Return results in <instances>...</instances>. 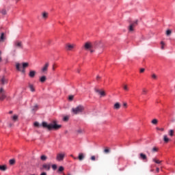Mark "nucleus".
Wrapping results in <instances>:
<instances>
[{"instance_id":"1","label":"nucleus","mask_w":175,"mask_h":175,"mask_svg":"<svg viewBox=\"0 0 175 175\" xmlns=\"http://www.w3.org/2000/svg\"><path fill=\"white\" fill-rule=\"evenodd\" d=\"M42 126L45 129H48V131H58V129H61L62 125L57 124V121L53 120L52 123L47 124L46 122H42Z\"/></svg>"},{"instance_id":"2","label":"nucleus","mask_w":175,"mask_h":175,"mask_svg":"<svg viewBox=\"0 0 175 175\" xmlns=\"http://www.w3.org/2000/svg\"><path fill=\"white\" fill-rule=\"evenodd\" d=\"M84 106L78 105L77 107L72 109V113L75 115L80 114V113H83V111H84Z\"/></svg>"},{"instance_id":"3","label":"nucleus","mask_w":175,"mask_h":175,"mask_svg":"<svg viewBox=\"0 0 175 175\" xmlns=\"http://www.w3.org/2000/svg\"><path fill=\"white\" fill-rule=\"evenodd\" d=\"M138 23H139V21L136 20L135 21L130 23V25L129 26V32H133V31H135L134 28L137 25Z\"/></svg>"},{"instance_id":"4","label":"nucleus","mask_w":175,"mask_h":175,"mask_svg":"<svg viewBox=\"0 0 175 175\" xmlns=\"http://www.w3.org/2000/svg\"><path fill=\"white\" fill-rule=\"evenodd\" d=\"M14 46L15 49H24V45L23 42L20 40H16L14 42Z\"/></svg>"},{"instance_id":"5","label":"nucleus","mask_w":175,"mask_h":175,"mask_svg":"<svg viewBox=\"0 0 175 175\" xmlns=\"http://www.w3.org/2000/svg\"><path fill=\"white\" fill-rule=\"evenodd\" d=\"M6 99V92L3 88L0 89V100H3Z\"/></svg>"},{"instance_id":"6","label":"nucleus","mask_w":175,"mask_h":175,"mask_svg":"<svg viewBox=\"0 0 175 175\" xmlns=\"http://www.w3.org/2000/svg\"><path fill=\"white\" fill-rule=\"evenodd\" d=\"M75 47H76V44H66L65 49L67 51H72Z\"/></svg>"},{"instance_id":"7","label":"nucleus","mask_w":175,"mask_h":175,"mask_svg":"<svg viewBox=\"0 0 175 175\" xmlns=\"http://www.w3.org/2000/svg\"><path fill=\"white\" fill-rule=\"evenodd\" d=\"M16 68L19 72H21L23 75H25V68H22L21 70V64L19 63L16 64Z\"/></svg>"},{"instance_id":"8","label":"nucleus","mask_w":175,"mask_h":175,"mask_svg":"<svg viewBox=\"0 0 175 175\" xmlns=\"http://www.w3.org/2000/svg\"><path fill=\"white\" fill-rule=\"evenodd\" d=\"M64 158H65V154L59 153L57 154L56 159L58 161H64Z\"/></svg>"},{"instance_id":"9","label":"nucleus","mask_w":175,"mask_h":175,"mask_svg":"<svg viewBox=\"0 0 175 175\" xmlns=\"http://www.w3.org/2000/svg\"><path fill=\"white\" fill-rule=\"evenodd\" d=\"M85 50H90V49H94V45L90 42H86L84 45Z\"/></svg>"},{"instance_id":"10","label":"nucleus","mask_w":175,"mask_h":175,"mask_svg":"<svg viewBox=\"0 0 175 175\" xmlns=\"http://www.w3.org/2000/svg\"><path fill=\"white\" fill-rule=\"evenodd\" d=\"M42 169H44V170H50L51 169V165L50 163H44L42 165Z\"/></svg>"},{"instance_id":"11","label":"nucleus","mask_w":175,"mask_h":175,"mask_svg":"<svg viewBox=\"0 0 175 175\" xmlns=\"http://www.w3.org/2000/svg\"><path fill=\"white\" fill-rule=\"evenodd\" d=\"M49 62L46 63L44 64V66H43V68H42V72L43 73H44V72H47L48 69H49Z\"/></svg>"},{"instance_id":"12","label":"nucleus","mask_w":175,"mask_h":175,"mask_svg":"<svg viewBox=\"0 0 175 175\" xmlns=\"http://www.w3.org/2000/svg\"><path fill=\"white\" fill-rule=\"evenodd\" d=\"M139 158L140 159H142V161H146V162H147V155H146L145 154L140 153Z\"/></svg>"},{"instance_id":"13","label":"nucleus","mask_w":175,"mask_h":175,"mask_svg":"<svg viewBox=\"0 0 175 175\" xmlns=\"http://www.w3.org/2000/svg\"><path fill=\"white\" fill-rule=\"evenodd\" d=\"M42 17L43 18V20H47L48 17H49V13L44 12L42 13Z\"/></svg>"},{"instance_id":"14","label":"nucleus","mask_w":175,"mask_h":175,"mask_svg":"<svg viewBox=\"0 0 175 175\" xmlns=\"http://www.w3.org/2000/svg\"><path fill=\"white\" fill-rule=\"evenodd\" d=\"M36 75V71L35 70H30L29 73V77L33 79V77H35V75Z\"/></svg>"},{"instance_id":"15","label":"nucleus","mask_w":175,"mask_h":175,"mask_svg":"<svg viewBox=\"0 0 175 175\" xmlns=\"http://www.w3.org/2000/svg\"><path fill=\"white\" fill-rule=\"evenodd\" d=\"M121 108V105L120 104V103H116L114 104L113 105V109L115 110H118Z\"/></svg>"},{"instance_id":"16","label":"nucleus","mask_w":175,"mask_h":175,"mask_svg":"<svg viewBox=\"0 0 175 175\" xmlns=\"http://www.w3.org/2000/svg\"><path fill=\"white\" fill-rule=\"evenodd\" d=\"M6 40V37L5 36V33H1L0 36V42H5Z\"/></svg>"},{"instance_id":"17","label":"nucleus","mask_w":175,"mask_h":175,"mask_svg":"<svg viewBox=\"0 0 175 175\" xmlns=\"http://www.w3.org/2000/svg\"><path fill=\"white\" fill-rule=\"evenodd\" d=\"M163 142L165 143H169V142H170V139H169V137H167V135H163Z\"/></svg>"},{"instance_id":"18","label":"nucleus","mask_w":175,"mask_h":175,"mask_svg":"<svg viewBox=\"0 0 175 175\" xmlns=\"http://www.w3.org/2000/svg\"><path fill=\"white\" fill-rule=\"evenodd\" d=\"M1 84H7L8 83V79H6V78H5V77H3L2 79H1Z\"/></svg>"},{"instance_id":"19","label":"nucleus","mask_w":175,"mask_h":175,"mask_svg":"<svg viewBox=\"0 0 175 175\" xmlns=\"http://www.w3.org/2000/svg\"><path fill=\"white\" fill-rule=\"evenodd\" d=\"M78 159L79 161H83V159H84V154L79 153L78 156Z\"/></svg>"},{"instance_id":"20","label":"nucleus","mask_w":175,"mask_h":175,"mask_svg":"<svg viewBox=\"0 0 175 175\" xmlns=\"http://www.w3.org/2000/svg\"><path fill=\"white\" fill-rule=\"evenodd\" d=\"M46 80H47V78L46 77V76H42L40 78V81L41 83H44V81H46Z\"/></svg>"},{"instance_id":"21","label":"nucleus","mask_w":175,"mask_h":175,"mask_svg":"<svg viewBox=\"0 0 175 175\" xmlns=\"http://www.w3.org/2000/svg\"><path fill=\"white\" fill-rule=\"evenodd\" d=\"M28 66H29V64H28V63H23L22 64L23 69H25V68H28Z\"/></svg>"},{"instance_id":"22","label":"nucleus","mask_w":175,"mask_h":175,"mask_svg":"<svg viewBox=\"0 0 175 175\" xmlns=\"http://www.w3.org/2000/svg\"><path fill=\"white\" fill-rule=\"evenodd\" d=\"M29 88H30V91L31 92H35V88L33 87V85L32 84L29 85Z\"/></svg>"},{"instance_id":"23","label":"nucleus","mask_w":175,"mask_h":175,"mask_svg":"<svg viewBox=\"0 0 175 175\" xmlns=\"http://www.w3.org/2000/svg\"><path fill=\"white\" fill-rule=\"evenodd\" d=\"M6 169H8L6 165H0V170H1V172H5Z\"/></svg>"},{"instance_id":"24","label":"nucleus","mask_w":175,"mask_h":175,"mask_svg":"<svg viewBox=\"0 0 175 175\" xmlns=\"http://www.w3.org/2000/svg\"><path fill=\"white\" fill-rule=\"evenodd\" d=\"M38 109H39V107L38 106V105H35L33 107H32V111H36L38 110Z\"/></svg>"},{"instance_id":"25","label":"nucleus","mask_w":175,"mask_h":175,"mask_svg":"<svg viewBox=\"0 0 175 175\" xmlns=\"http://www.w3.org/2000/svg\"><path fill=\"white\" fill-rule=\"evenodd\" d=\"M18 120V116H17V115H14V116H12V120H13V121L16 122V121H17Z\"/></svg>"},{"instance_id":"26","label":"nucleus","mask_w":175,"mask_h":175,"mask_svg":"<svg viewBox=\"0 0 175 175\" xmlns=\"http://www.w3.org/2000/svg\"><path fill=\"white\" fill-rule=\"evenodd\" d=\"M40 159H41V161H46V160L47 159V156H46V155H42V156L40 157Z\"/></svg>"},{"instance_id":"27","label":"nucleus","mask_w":175,"mask_h":175,"mask_svg":"<svg viewBox=\"0 0 175 175\" xmlns=\"http://www.w3.org/2000/svg\"><path fill=\"white\" fill-rule=\"evenodd\" d=\"M152 161H153V162H154L155 163H157L159 165V163H161L162 162L161 161H159L157 159H153Z\"/></svg>"},{"instance_id":"28","label":"nucleus","mask_w":175,"mask_h":175,"mask_svg":"<svg viewBox=\"0 0 175 175\" xmlns=\"http://www.w3.org/2000/svg\"><path fill=\"white\" fill-rule=\"evenodd\" d=\"M151 122L153 124V125H157V124H158V120L153 119Z\"/></svg>"},{"instance_id":"29","label":"nucleus","mask_w":175,"mask_h":175,"mask_svg":"<svg viewBox=\"0 0 175 175\" xmlns=\"http://www.w3.org/2000/svg\"><path fill=\"white\" fill-rule=\"evenodd\" d=\"M0 12L1 13V14H3V16L6 15L7 12H6V10L5 9H2Z\"/></svg>"},{"instance_id":"30","label":"nucleus","mask_w":175,"mask_h":175,"mask_svg":"<svg viewBox=\"0 0 175 175\" xmlns=\"http://www.w3.org/2000/svg\"><path fill=\"white\" fill-rule=\"evenodd\" d=\"M9 162H10V165H14V163H16V160L12 159H10Z\"/></svg>"},{"instance_id":"31","label":"nucleus","mask_w":175,"mask_h":175,"mask_svg":"<svg viewBox=\"0 0 175 175\" xmlns=\"http://www.w3.org/2000/svg\"><path fill=\"white\" fill-rule=\"evenodd\" d=\"M147 92H148V90H147V89H146V88L142 89L143 95H146V94H147Z\"/></svg>"},{"instance_id":"32","label":"nucleus","mask_w":175,"mask_h":175,"mask_svg":"<svg viewBox=\"0 0 175 175\" xmlns=\"http://www.w3.org/2000/svg\"><path fill=\"white\" fill-rule=\"evenodd\" d=\"M99 94L101 95V96H106V93L105 91L100 90Z\"/></svg>"},{"instance_id":"33","label":"nucleus","mask_w":175,"mask_h":175,"mask_svg":"<svg viewBox=\"0 0 175 175\" xmlns=\"http://www.w3.org/2000/svg\"><path fill=\"white\" fill-rule=\"evenodd\" d=\"M169 135H170V136H174V131L170 130Z\"/></svg>"},{"instance_id":"34","label":"nucleus","mask_w":175,"mask_h":175,"mask_svg":"<svg viewBox=\"0 0 175 175\" xmlns=\"http://www.w3.org/2000/svg\"><path fill=\"white\" fill-rule=\"evenodd\" d=\"M104 152L105 154H109V152H110V149H109V148H105Z\"/></svg>"},{"instance_id":"35","label":"nucleus","mask_w":175,"mask_h":175,"mask_svg":"<svg viewBox=\"0 0 175 175\" xmlns=\"http://www.w3.org/2000/svg\"><path fill=\"white\" fill-rule=\"evenodd\" d=\"M166 35L169 36V35H172V30L168 29L166 31Z\"/></svg>"},{"instance_id":"36","label":"nucleus","mask_w":175,"mask_h":175,"mask_svg":"<svg viewBox=\"0 0 175 175\" xmlns=\"http://www.w3.org/2000/svg\"><path fill=\"white\" fill-rule=\"evenodd\" d=\"M161 50H163L165 49V42H163V41H161Z\"/></svg>"},{"instance_id":"37","label":"nucleus","mask_w":175,"mask_h":175,"mask_svg":"<svg viewBox=\"0 0 175 175\" xmlns=\"http://www.w3.org/2000/svg\"><path fill=\"white\" fill-rule=\"evenodd\" d=\"M152 79H153L154 80H157V79H158V77L157 76V75L152 74Z\"/></svg>"},{"instance_id":"38","label":"nucleus","mask_w":175,"mask_h":175,"mask_svg":"<svg viewBox=\"0 0 175 175\" xmlns=\"http://www.w3.org/2000/svg\"><path fill=\"white\" fill-rule=\"evenodd\" d=\"M123 88H124V91L129 90V88H128V85H124Z\"/></svg>"},{"instance_id":"39","label":"nucleus","mask_w":175,"mask_h":175,"mask_svg":"<svg viewBox=\"0 0 175 175\" xmlns=\"http://www.w3.org/2000/svg\"><path fill=\"white\" fill-rule=\"evenodd\" d=\"M152 152H158V148L154 147V148L152 149Z\"/></svg>"},{"instance_id":"40","label":"nucleus","mask_w":175,"mask_h":175,"mask_svg":"<svg viewBox=\"0 0 175 175\" xmlns=\"http://www.w3.org/2000/svg\"><path fill=\"white\" fill-rule=\"evenodd\" d=\"M52 169L53 170H57V165H55V164L52 165Z\"/></svg>"},{"instance_id":"41","label":"nucleus","mask_w":175,"mask_h":175,"mask_svg":"<svg viewBox=\"0 0 175 175\" xmlns=\"http://www.w3.org/2000/svg\"><path fill=\"white\" fill-rule=\"evenodd\" d=\"M59 172H64V167L60 166L58 170Z\"/></svg>"},{"instance_id":"42","label":"nucleus","mask_w":175,"mask_h":175,"mask_svg":"<svg viewBox=\"0 0 175 175\" xmlns=\"http://www.w3.org/2000/svg\"><path fill=\"white\" fill-rule=\"evenodd\" d=\"M64 121H68V120H69V117L68 116H64L63 118Z\"/></svg>"},{"instance_id":"43","label":"nucleus","mask_w":175,"mask_h":175,"mask_svg":"<svg viewBox=\"0 0 175 175\" xmlns=\"http://www.w3.org/2000/svg\"><path fill=\"white\" fill-rule=\"evenodd\" d=\"M94 91H95V92H96L97 94H100V90H98V89H94Z\"/></svg>"},{"instance_id":"44","label":"nucleus","mask_w":175,"mask_h":175,"mask_svg":"<svg viewBox=\"0 0 175 175\" xmlns=\"http://www.w3.org/2000/svg\"><path fill=\"white\" fill-rule=\"evenodd\" d=\"M144 70H146V69H144V68H141L140 70H139V72H140V73H144Z\"/></svg>"},{"instance_id":"45","label":"nucleus","mask_w":175,"mask_h":175,"mask_svg":"<svg viewBox=\"0 0 175 175\" xmlns=\"http://www.w3.org/2000/svg\"><path fill=\"white\" fill-rule=\"evenodd\" d=\"M73 98H74L73 96H69L68 99L69 100H73Z\"/></svg>"},{"instance_id":"46","label":"nucleus","mask_w":175,"mask_h":175,"mask_svg":"<svg viewBox=\"0 0 175 175\" xmlns=\"http://www.w3.org/2000/svg\"><path fill=\"white\" fill-rule=\"evenodd\" d=\"M123 106H124V107L127 108L128 107V104L126 103H124Z\"/></svg>"},{"instance_id":"47","label":"nucleus","mask_w":175,"mask_h":175,"mask_svg":"<svg viewBox=\"0 0 175 175\" xmlns=\"http://www.w3.org/2000/svg\"><path fill=\"white\" fill-rule=\"evenodd\" d=\"M1 55H2V52L0 51V62H2V57Z\"/></svg>"},{"instance_id":"48","label":"nucleus","mask_w":175,"mask_h":175,"mask_svg":"<svg viewBox=\"0 0 175 175\" xmlns=\"http://www.w3.org/2000/svg\"><path fill=\"white\" fill-rule=\"evenodd\" d=\"M34 126H39V122H34Z\"/></svg>"},{"instance_id":"49","label":"nucleus","mask_w":175,"mask_h":175,"mask_svg":"<svg viewBox=\"0 0 175 175\" xmlns=\"http://www.w3.org/2000/svg\"><path fill=\"white\" fill-rule=\"evenodd\" d=\"M78 133H83V130L82 129H79L77 131Z\"/></svg>"},{"instance_id":"50","label":"nucleus","mask_w":175,"mask_h":175,"mask_svg":"<svg viewBox=\"0 0 175 175\" xmlns=\"http://www.w3.org/2000/svg\"><path fill=\"white\" fill-rule=\"evenodd\" d=\"M96 158H95V156H92L91 157V160L92 161H95Z\"/></svg>"},{"instance_id":"51","label":"nucleus","mask_w":175,"mask_h":175,"mask_svg":"<svg viewBox=\"0 0 175 175\" xmlns=\"http://www.w3.org/2000/svg\"><path fill=\"white\" fill-rule=\"evenodd\" d=\"M96 80H100V76L97 75V77H96Z\"/></svg>"},{"instance_id":"52","label":"nucleus","mask_w":175,"mask_h":175,"mask_svg":"<svg viewBox=\"0 0 175 175\" xmlns=\"http://www.w3.org/2000/svg\"><path fill=\"white\" fill-rule=\"evenodd\" d=\"M40 175H47V173H46V172H42V173H41Z\"/></svg>"},{"instance_id":"53","label":"nucleus","mask_w":175,"mask_h":175,"mask_svg":"<svg viewBox=\"0 0 175 175\" xmlns=\"http://www.w3.org/2000/svg\"><path fill=\"white\" fill-rule=\"evenodd\" d=\"M90 53H94V51H94V49H90Z\"/></svg>"},{"instance_id":"54","label":"nucleus","mask_w":175,"mask_h":175,"mask_svg":"<svg viewBox=\"0 0 175 175\" xmlns=\"http://www.w3.org/2000/svg\"><path fill=\"white\" fill-rule=\"evenodd\" d=\"M70 157H72V158H73L74 159H76V157H75L73 154H71Z\"/></svg>"},{"instance_id":"55","label":"nucleus","mask_w":175,"mask_h":175,"mask_svg":"<svg viewBox=\"0 0 175 175\" xmlns=\"http://www.w3.org/2000/svg\"><path fill=\"white\" fill-rule=\"evenodd\" d=\"M157 130H158V131H163V129H158V128H157Z\"/></svg>"},{"instance_id":"56","label":"nucleus","mask_w":175,"mask_h":175,"mask_svg":"<svg viewBox=\"0 0 175 175\" xmlns=\"http://www.w3.org/2000/svg\"><path fill=\"white\" fill-rule=\"evenodd\" d=\"M157 173L159 172V168H157Z\"/></svg>"},{"instance_id":"57","label":"nucleus","mask_w":175,"mask_h":175,"mask_svg":"<svg viewBox=\"0 0 175 175\" xmlns=\"http://www.w3.org/2000/svg\"><path fill=\"white\" fill-rule=\"evenodd\" d=\"M9 113H10V114H12L13 113V111H10Z\"/></svg>"},{"instance_id":"58","label":"nucleus","mask_w":175,"mask_h":175,"mask_svg":"<svg viewBox=\"0 0 175 175\" xmlns=\"http://www.w3.org/2000/svg\"><path fill=\"white\" fill-rule=\"evenodd\" d=\"M48 43H51V40H49V41H48Z\"/></svg>"},{"instance_id":"59","label":"nucleus","mask_w":175,"mask_h":175,"mask_svg":"<svg viewBox=\"0 0 175 175\" xmlns=\"http://www.w3.org/2000/svg\"><path fill=\"white\" fill-rule=\"evenodd\" d=\"M53 70H55V68H54V66L53 67Z\"/></svg>"},{"instance_id":"60","label":"nucleus","mask_w":175,"mask_h":175,"mask_svg":"<svg viewBox=\"0 0 175 175\" xmlns=\"http://www.w3.org/2000/svg\"><path fill=\"white\" fill-rule=\"evenodd\" d=\"M77 72H78V73H80V70H78Z\"/></svg>"},{"instance_id":"61","label":"nucleus","mask_w":175,"mask_h":175,"mask_svg":"<svg viewBox=\"0 0 175 175\" xmlns=\"http://www.w3.org/2000/svg\"><path fill=\"white\" fill-rule=\"evenodd\" d=\"M10 126H12V124H10Z\"/></svg>"},{"instance_id":"62","label":"nucleus","mask_w":175,"mask_h":175,"mask_svg":"<svg viewBox=\"0 0 175 175\" xmlns=\"http://www.w3.org/2000/svg\"><path fill=\"white\" fill-rule=\"evenodd\" d=\"M17 1V2H18V1H20V0H16Z\"/></svg>"}]
</instances>
